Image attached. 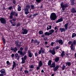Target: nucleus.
I'll return each mask as SVG.
<instances>
[{"instance_id": "obj_1", "label": "nucleus", "mask_w": 76, "mask_h": 76, "mask_svg": "<svg viewBox=\"0 0 76 76\" xmlns=\"http://www.w3.org/2000/svg\"><path fill=\"white\" fill-rule=\"evenodd\" d=\"M13 16L17 17L18 16V13L16 12V11H12L10 13V16L9 17L11 19H12V20L13 22H15L16 20V18H13Z\"/></svg>"}, {"instance_id": "obj_2", "label": "nucleus", "mask_w": 76, "mask_h": 76, "mask_svg": "<svg viewBox=\"0 0 76 76\" xmlns=\"http://www.w3.org/2000/svg\"><path fill=\"white\" fill-rule=\"evenodd\" d=\"M20 50L18 51V53L20 54L21 57H23L25 54H26V52H23L22 50H23V48L22 47H21L20 49Z\"/></svg>"}, {"instance_id": "obj_3", "label": "nucleus", "mask_w": 76, "mask_h": 76, "mask_svg": "<svg viewBox=\"0 0 76 76\" xmlns=\"http://www.w3.org/2000/svg\"><path fill=\"white\" fill-rule=\"evenodd\" d=\"M50 19L51 20H55L57 18V15L55 13H52L51 14Z\"/></svg>"}, {"instance_id": "obj_4", "label": "nucleus", "mask_w": 76, "mask_h": 76, "mask_svg": "<svg viewBox=\"0 0 76 76\" xmlns=\"http://www.w3.org/2000/svg\"><path fill=\"white\" fill-rule=\"evenodd\" d=\"M61 6L62 9V10L63 11H64L65 10V9L68 7V5H67V4H63V3L62 2L61 4Z\"/></svg>"}, {"instance_id": "obj_5", "label": "nucleus", "mask_w": 76, "mask_h": 76, "mask_svg": "<svg viewBox=\"0 0 76 76\" xmlns=\"http://www.w3.org/2000/svg\"><path fill=\"white\" fill-rule=\"evenodd\" d=\"M0 21L1 23L6 24V20L5 18H0Z\"/></svg>"}, {"instance_id": "obj_6", "label": "nucleus", "mask_w": 76, "mask_h": 76, "mask_svg": "<svg viewBox=\"0 0 76 76\" xmlns=\"http://www.w3.org/2000/svg\"><path fill=\"white\" fill-rule=\"evenodd\" d=\"M22 32H21L22 34L23 35L27 34H28V30L23 28L22 29Z\"/></svg>"}, {"instance_id": "obj_7", "label": "nucleus", "mask_w": 76, "mask_h": 76, "mask_svg": "<svg viewBox=\"0 0 76 76\" xmlns=\"http://www.w3.org/2000/svg\"><path fill=\"white\" fill-rule=\"evenodd\" d=\"M50 52L53 55H55L56 54V51H55V49H54V48H53V50H50Z\"/></svg>"}, {"instance_id": "obj_8", "label": "nucleus", "mask_w": 76, "mask_h": 76, "mask_svg": "<svg viewBox=\"0 0 76 76\" xmlns=\"http://www.w3.org/2000/svg\"><path fill=\"white\" fill-rule=\"evenodd\" d=\"M63 18H61L59 19H58L56 21V23H58V22H63Z\"/></svg>"}, {"instance_id": "obj_9", "label": "nucleus", "mask_w": 76, "mask_h": 76, "mask_svg": "<svg viewBox=\"0 0 76 76\" xmlns=\"http://www.w3.org/2000/svg\"><path fill=\"white\" fill-rule=\"evenodd\" d=\"M34 43L35 44V45H38L39 44V42L38 41V40L37 39H35L34 41Z\"/></svg>"}, {"instance_id": "obj_10", "label": "nucleus", "mask_w": 76, "mask_h": 76, "mask_svg": "<svg viewBox=\"0 0 76 76\" xmlns=\"http://www.w3.org/2000/svg\"><path fill=\"white\" fill-rule=\"evenodd\" d=\"M50 68H54L56 67V64H55V62H54L53 63H52L51 66H50Z\"/></svg>"}, {"instance_id": "obj_11", "label": "nucleus", "mask_w": 76, "mask_h": 76, "mask_svg": "<svg viewBox=\"0 0 76 76\" xmlns=\"http://www.w3.org/2000/svg\"><path fill=\"white\" fill-rule=\"evenodd\" d=\"M55 68H53V70L54 71V72H55L56 71H57L58 70V68H59V65H56V66H55Z\"/></svg>"}, {"instance_id": "obj_12", "label": "nucleus", "mask_w": 76, "mask_h": 76, "mask_svg": "<svg viewBox=\"0 0 76 76\" xmlns=\"http://www.w3.org/2000/svg\"><path fill=\"white\" fill-rule=\"evenodd\" d=\"M15 57L17 58V60H19V58H20V56H19V54L18 53H15Z\"/></svg>"}, {"instance_id": "obj_13", "label": "nucleus", "mask_w": 76, "mask_h": 76, "mask_svg": "<svg viewBox=\"0 0 76 76\" xmlns=\"http://www.w3.org/2000/svg\"><path fill=\"white\" fill-rule=\"evenodd\" d=\"M0 72L1 73H2V74H5L6 73V71L4 69H2L0 71Z\"/></svg>"}, {"instance_id": "obj_14", "label": "nucleus", "mask_w": 76, "mask_h": 76, "mask_svg": "<svg viewBox=\"0 0 76 76\" xmlns=\"http://www.w3.org/2000/svg\"><path fill=\"white\" fill-rule=\"evenodd\" d=\"M71 13H76V9H75V8H72L71 10Z\"/></svg>"}, {"instance_id": "obj_15", "label": "nucleus", "mask_w": 76, "mask_h": 76, "mask_svg": "<svg viewBox=\"0 0 76 76\" xmlns=\"http://www.w3.org/2000/svg\"><path fill=\"white\" fill-rule=\"evenodd\" d=\"M65 28H59V30L60 31H61V32L62 33L63 32H65L66 31V30H65Z\"/></svg>"}, {"instance_id": "obj_16", "label": "nucleus", "mask_w": 76, "mask_h": 76, "mask_svg": "<svg viewBox=\"0 0 76 76\" xmlns=\"http://www.w3.org/2000/svg\"><path fill=\"white\" fill-rule=\"evenodd\" d=\"M66 66H70L71 65V63L70 62H66L65 63Z\"/></svg>"}, {"instance_id": "obj_17", "label": "nucleus", "mask_w": 76, "mask_h": 76, "mask_svg": "<svg viewBox=\"0 0 76 76\" xmlns=\"http://www.w3.org/2000/svg\"><path fill=\"white\" fill-rule=\"evenodd\" d=\"M60 60V57H57L55 59V62H58V61H59V60Z\"/></svg>"}, {"instance_id": "obj_18", "label": "nucleus", "mask_w": 76, "mask_h": 76, "mask_svg": "<svg viewBox=\"0 0 76 76\" xmlns=\"http://www.w3.org/2000/svg\"><path fill=\"white\" fill-rule=\"evenodd\" d=\"M68 25H69V23H67L65 24L64 26V27L65 28V30L67 29V26H68Z\"/></svg>"}, {"instance_id": "obj_19", "label": "nucleus", "mask_w": 76, "mask_h": 76, "mask_svg": "<svg viewBox=\"0 0 76 76\" xmlns=\"http://www.w3.org/2000/svg\"><path fill=\"white\" fill-rule=\"evenodd\" d=\"M54 32V30L52 29L49 31V33L50 35H52V34H53V33Z\"/></svg>"}, {"instance_id": "obj_20", "label": "nucleus", "mask_w": 76, "mask_h": 76, "mask_svg": "<svg viewBox=\"0 0 76 76\" xmlns=\"http://www.w3.org/2000/svg\"><path fill=\"white\" fill-rule=\"evenodd\" d=\"M42 66V61H39V67H41Z\"/></svg>"}, {"instance_id": "obj_21", "label": "nucleus", "mask_w": 76, "mask_h": 76, "mask_svg": "<svg viewBox=\"0 0 76 76\" xmlns=\"http://www.w3.org/2000/svg\"><path fill=\"white\" fill-rule=\"evenodd\" d=\"M59 44H61V45H62L63 44V40L61 39H60L59 40Z\"/></svg>"}, {"instance_id": "obj_22", "label": "nucleus", "mask_w": 76, "mask_h": 76, "mask_svg": "<svg viewBox=\"0 0 76 76\" xmlns=\"http://www.w3.org/2000/svg\"><path fill=\"white\" fill-rule=\"evenodd\" d=\"M32 56H33V53H30L28 54V56L29 58H31L32 57Z\"/></svg>"}, {"instance_id": "obj_23", "label": "nucleus", "mask_w": 76, "mask_h": 76, "mask_svg": "<svg viewBox=\"0 0 76 76\" xmlns=\"http://www.w3.org/2000/svg\"><path fill=\"white\" fill-rule=\"evenodd\" d=\"M15 46H16V47L18 49L20 48V44L15 45Z\"/></svg>"}, {"instance_id": "obj_24", "label": "nucleus", "mask_w": 76, "mask_h": 76, "mask_svg": "<svg viewBox=\"0 0 76 76\" xmlns=\"http://www.w3.org/2000/svg\"><path fill=\"white\" fill-rule=\"evenodd\" d=\"M45 36H50V34L49 33V32H46L45 33Z\"/></svg>"}, {"instance_id": "obj_25", "label": "nucleus", "mask_w": 76, "mask_h": 76, "mask_svg": "<svg viewBox=\"0 0 76 76\" xmlns=\"http://www.w3.org/2000/svg\"><path fill=\"white\" fill-rule=\"evenodd\" d=\"M32 16V15L29 14L27 15V18H29V19H30L31 18Z\"/></svg>"}, {"instance_id": "obj_26", "label": "nucleus", "mask_w": 76, "mask_h": 76, "mask_svg": "<svg viewBox=\"0 0 76 76\" xmlns=\"http://www.w3.org/2000/svg\"><path fill=\"white\" fill-rule=\"evenodd\" d=\"M48 27H47V29H46V30H47V31H48V30H49V29H51V26H49Z\"/></svg>"}, {"instance_id": "obj_27", "label": "nucleus", "mask_w": 76, "mask_h": 76, "mask_svg": "<svg viewBox=\"0 0 76 76\" xmlns=\"http://www.w3.org/2000/svg\"><path fill=\"white\" fill-rule=\"evenodd\" d=\"M40 50H42V54H44L45 53V51L43 50L42 48H41Z\"/></svg>"}, {"instance_id": "obj_28", "label": "nucleus", "mask_w": 76, "mask_h": 76, "mask_svg": "<svg viewBox=\"0 0 76 76\" xmlns=\"http://www.w3.org/2000/svg\"><path fill=\"white\" fill-rule=\"evenodd\" d=\"M51 60H50L48 62V66H51Z\"/></svg>"}, {"instance_id": "obj_29", "label": "nucleus", "mask_w": 76, "mask_h": 76, "mask_svg": "<svg viewBox=\"0 0 76 76\" xmlns=\"http://www.w3.org/2000/svg\"><path fill=\"white\" fill-rule=\"evenodd\" d=\"M39 35H43V31L41 30L39 31Z\"/></svg>"}, {"instance_id": "obj_30", "label": "nucleus", "mask_w": 76, "mask_h": 76, "mask_svg": "<svg viewBox=\"0 0 76 76\" xmlns=\"http://www.w3.org/2000/svg\"><path fill=\"white\" fill-rule=\"evenodd\" d=\"M76 37V34L73 33L72 35V38H74V37Z\"/></svg>"}, {"instance_id": "obj_31", "label": "nucleus", "mask_w": 76, "mask_h": 76, "mask_svg": "<svg viewBox=\"0 0 76 76\" xmlns=\"http://www.w3.org/2000/svg\"><path fill=\"white\" fill-rule=\"evenodd\" d=\"M21 7L20 6H18V11H20L21 10Z\"/></svg>"}, {"instance_id": "obj_32", "label": "nucleus", "mask_w": 76, "mask_h": 76, "mask_svg": "<svg viewBox=\"0 0 76 76\" xmlns=\"http://www.w3.org/2000/svg\"><path fill=\"white\" fill-rule=\"evenodd\" d=\"M19 44V42L18 40H16L15 41V44L16 45L17 44Z\"/></svg>"}, {"instance_id": "obj_33", "label": "nucleus", "mask_w": 76, "mask_h": 76, "mask_svg": "<svg viewBox=\"0 0 76 76\" xmlns=\"http://www.w3.org/2000/svg\"><path fill=\"white\" fill-rule=\"evenodd\" d=\"M2 40L3 41V44H5L6 43V40L4 38H3V37H2Z\"/></svg>"}, {"instance_id": "obj_34", "label": "nucleus", "mask_w": 76, "mask_h": 76, "mask_svg": "<svg viewBox=\"0 0 76 76\" xmlns=\"http://www.w3.org/2000/svg\"><path fill=\"white\" fill-rule=\"evenodd\" d=\"M30 7H31V6L29 4H27L26 6V8H28V9H30Z\"/></svg>"}, {"instance_id": "obj_35", "label": "nucleus", "mask_w": 76, "mask_h": 76, "mask_svg": "<svg viewBox=\"0 0 76 76\" xmlns=\"http://www.w3.org/2000/svg\"><path fill=\"white\" fill-rule=\"evenodd\" d=\"M31 9H32L33 10H34V8H35V7H34V5H31Z\"/></svg>"}, {"instance_id": "obj_36", "label": "nucleus", "mask_w": 76, "mask_h": 76, "mask_svg": "<svg viewBox=\"0 0 76 76\" xmlns=\"http://www.w3.org/2000/svg\"><path fill=\"white\" fill-rule=\"evenodd\" d=\"M11 24L12 25V26H15L16 25V23L15 22L11 23Z\"/></svg>"}, {"instance_id": "obj_37", "label": "nucleus", "mask_w": 76, "mask_h": 76, "mask_svg": "<svg viewBox=\"0 0 76 76\" xmlns=\"http://www.w3.org/2000/svg\"><path fill=\"white\" fill-rule=\"evenodd\" d=\"M66 66H65L64 64L62 66V70H64V69L66 68Z\"/></svg>"}, {"instance_id": "obj_38", "label": "nucleus", "mask_w": 76, "mask_h": 76, "mask_svg": "<svg viewBox=\"0 0 76 76\" xmlns=\"http://www.w3.org/2000/svg\"><path fill=\"white\" fill-rule=\"evenodd\" d=\"M73 43H72L71 45V50H74V49H73Z\"/></svg>"}, {"instance_id": "obj_39", "label": "nucleus", "mask_w": 76, "mask_h": 76, "mask_svg": "<svg viewBox=\"0 0 76 76\" xmlns=\"http://www.w3.org/2000/svg\"><path fill=\"white\" fill-rule=\"evenodd\" d=\"M74 4H75V2H74V1H71V6H73V5H74Z\"/></svg>"}, {"instance_id": "obj_40", "label": "nucleus", "mask_w": 76, "mask_h": 76, "mask_svg": "<svg viewBox=\"0 0 76 76\" xmlns=\"http://www.w3.org/2000/svg\"><path fill=\"white\" fill-rule=\"evenodd\" d=\"M24 73H25L26 74H27L29 73V71L28 70H25L24 71Z\"/></svg>"}, {"instance_id": "obj_41", "label": "nucleus", "mask_w": 76, "mask_h": 76, "mask_svg": "<svg viewBox=\"0 0 76 76\" xmlns=\"http://www.w3.org/2000/svg\"><path fill=\"white\" fill-rule=\"evenodd\" d=\"M12 3L14 4H15L16 3V0H12Z\"/></svg>"}, {"instance_id": "obj_42", "label": "nucleus", "mask_w": 76, "mask_h": 76, "mask_svg": "<svg viewBox=\"0 0 76 76\" xmlns=\"http://www.w3.org/2000/svg\"><path fill=\"white\" fill-rule=\"evenodd\" d=\"M18 48L17 47H15L14 48V51L15 52L16 51H18Z\"/></svg>"}, {"instance_id": "obj_43", "label": "nucleus", "mask_w": 76, "mask_h": 76, "mask_svg": "<svg viewBox=\"0 0 76 76\" xmlns=\"http://www.w3.org/2000/svg\"><path fill=\"white\" fill-rule=\"evenodd\" d=\"M36 1L38 3H40L41 2V0H36Z\"/></svg>"}, {"instance_id": "obj_44", "label": "nucleus", "mask_w": 76, "mask_h": 76, "mask_svg": "<svg viewBox=\"0 0 76 76\" xmlns=\"http://www.w3.org/2000/svg\"><path fill=\"white\" fill-rule=\"evenodd\" d=\"M20 25H21V24L19 23L17 24L16 26L17 27H18V26H20Z\"/></svg>"}, {"instance_id": "obj_45", "label": "nucleus", "mask_w": 76, "mask_h": 76, "mask_svg": "<svg viewBox=\"0 0 76 76\" xmlns=\"http://www.w3.org/2000/svg\"><path fill=\"white\" fill-rule=\"evenodd\" d=\"M38 13H36V14H34L33 15V16L34 17H35L36 16H38Z\"/></svg>"}, {"instance_id": "obj_46", "label": "nucleus", "mask_w": 76, "mask_h": 76, "mask_svg": "<svg viewBox=\"0 0 76 76\" xmlns=\"http://www.w3.org/2000/svg\"><path fill=\"white\" fill-rule=\"evenodd\" d=\"M13 66H16V64L15 61H13Z\"/></svg>"}, {"instance_id": "obj_47", "label": "nucleus", "mask_w": 76, "mask_h": 76, "mask_svg": "<svg viewBox=\"0 0 76 76\" xmlns=\"http://www.w3.org/2000/svg\"><path fill=\"white\" fill-rule=\"evenodd\" d=\"M7 64V65H10V63L9 62V61H7L6 62Z\"/></svg>"}, {"instance_id": "obj_48", "label": "nucleus", "mask_w": 76, "mask_h": 76, "mask_svg": "<svg viewBox=\"0 0 76 76\" xmlns=\"http://www.w3.org/2000/svg\"><path fill=\"white\" fill-rule=\"evenodd\" d=\"M29 9L27 8H26L24 9V10L25 11H29Z\"/></svg>"}, {"instance_id": "obj_49", "label": "nucleus", "mask_w": 76, "mask_h": 76, "mask_svg": "<svg viewBox=\"0 0 76 76\" xmlns=\"http://www.w3.org/2000/svg\"><path fill=\"white\" fill-rule=\"evenodd\" d=\"M43 39H44V41H47V40H48V38L47 37H44Z\"/></svg>"}, {"instance_id": "obj_50", "label": "nucleus", "mask_w": 76, "mask_h": 76, "mask_svg": "<svg viewBox=\"0 0 76 76\" xmlns=\"http://www.w3.org/2000/svg\"><path fill=\"white\" fill-rule=\"evenodd\" d=\"M26 58H27V56H26V55L23 58L24 60H26Z\"/></svg>"}, {"instance_id": "obj_51", "label": "nucleus", "mask_w": 76, "mask_h": 76, "mask_svg": "<svg viewBox=\"0 0 76 76\" xmlns=\"http://www.w3.org/2000/svg\"><path fill=\"white\" fill-rule=\"evenodd\" d=\"M6 75V73H5L4 74L1 73L0 74V76H3L4 75Z\"/></svg>"}, {"instance_id": "obj_52", "label": "nucleus", "mask_w": 76, "mask_h": 76, "mask_svg": "<svg viewBox=\"0 0 76 76\" xmlns=\"http://www.w3.org/2000/svg\"><path fill=\"white\" fill-rule=\"evenodd\" d=\"M41 53H42V51L40 49V50H39L38 53L39 54H41Z\"/></svg>"}, {"instance_id": "obj_53", "label": "nucleus", "mask_w": 76, "mask_h": 76, "mask_svg": "<svg viewBox=\"0 0 76 76\" xmlns=\"http://www.w3.org/2000/svg\"><path fill=\"white\" fill-rule=\"evenodd\" d=\"M30 12L28 11H25V14L26 15H28V13H29Z\"/></svg>"}, {"instance_id": "obj_54", "label": "nucleus", "mask_w": 76, "mask_h": 76, "mask_svg": "<svg viewBox=\"0 0 76 76\" xmlns=\"http://www.w3.org/2000/svg\"><path fill=\"white\" fill-rule=\"evenodd\" d=\"M25 60H25L24 59L22 60V64H24V63H25Z\"/></svg>"}, {"instance_id": "obj_55", "label": "nucleus", "mask_w": 76, "mask_h": 76, "mask_svg": "<svg viewBox=\"0 0 76 76\" xmlns=\"http://www.w3.org/2000/svg\"><path fill=\"white\" fill-rule=\"evenodd\" d=\"M30 67L31 69H33L34 68V65H31Z\"/></svg>"}, {"instance_id": "obj_56", "label": "nucleus", "mask_w": 76, "mask_h": 76, "mask_svg": "<svg viewBox=\"0 0 76 76\" xmlns=\"http://www.w3.org/2000/svg\"><path fill=\"white\" fill-rule=\"evenodd\" d=\"M76 44V40H74L73 41V44H74V45H75Z\"/></svg>"}, {"instance_id": "obj_57", "label": "nucleus", "mask_w": 76, "mask_h": 76, "mask_svg": "<svg viewBox=\"0 0 76 76\" xmlns=\"http://www.w3.org/2000/svg\"><path fill=\"white\" fill-rule=\"evenodd\" d=\"M35 57H37L38 56V54L37 53H36L35 54Z\"/></svg>"}, {"instance_id": "obj_58", "label": "nucleus", "mask_w": 76, "mask_h": 76, "mask_svg": "<svg viewBox=\"0 0 76 76\" xmlns=\"http://www.w3.org/2000/svg\"><path fill=\"white\" fill-rule=\"evenodd\" d=\"M55 49L56 50H58V49H59V47L56 46V48H55Z\"/></svg>"}, {"instance_id": "obj_59", "label": "nucleus", "mask_w": 76, "mask_h": 76, "mask_svg": "<svg viewBox=\"0 0 76 76\" xmlns=\"http://www.w3.org/2000/svg\"><path fill=\"white\" fill-rule=\"evenodd\" d=\"M72 43V42L71 41H69L68 42V44L69 45H70V44H71Z\"/></svg>"}, {"instance_id": "obj_60", "label": "nucleus", "mask_w": 76, "mask_h": 76, "mask_svg": "<svg viewBox=\"0 0 76 76\" xmlns=\"http://www.w3.org/2000/svg\"><path fill=\"white\" fill-rule=\"evenodd\" d=\"M39 69H40V67L39 66L38 67H37L36 69L37 70H39Z\"/></svg>"}, {"instance_id": "obj_61", "label": "nucleus", "mask_w": 76, "mask_h": 76, "mask_svg": "<svg viewBox=\"0 0 76 76\" xmlns=\"http://www.w3.org/2000/svg\"><path fill=\"white\" fill-rule=\"evenodd\" d=\"M54 42H52L51 44V45L52 46H54Z\"/></svg>"}, {"instance_id": "obj_62", "label": "nucleus", "mask_w": 76, "mask_h": 76, "mask_svg": "<svg viewBox=\"0 0 76 76\" xmlns=\"http://www.w3.org/2000/svg\"><path fill=\"white\" fill-rule=\"evenodd\" d=\"M12 7L10 6L9 8V10H12Z\"/></svg>"}, {"instance_id": "obj_63", "label": "nucleus", "mask_w": 76, "mask_h": 76, "mask_svg": "<svg viewBox=\"0 0 76 76\" xmlns=\"http://www.w3.org/2000/svg\"><path fill=\"white\" fill-rule=\"evenodd\" d=\"M10 50H11V51H14V49L12 48V47H11Z\"/></svg>"}, {"instance_id": "obj_64", "label": "nucleus", "mask_w": 76, "mask_h": 76, "mask_svg": "<svg viewBox=\"0 0 76 76\" xmlns=\"http://www.w3.org/2000/svg\"><path fill=\"white\" fill-rule=\"evenodd\" d=\"M41 37H43V38H45V35L43 34L41 36Z\"/></svg>"}]
</instances>
